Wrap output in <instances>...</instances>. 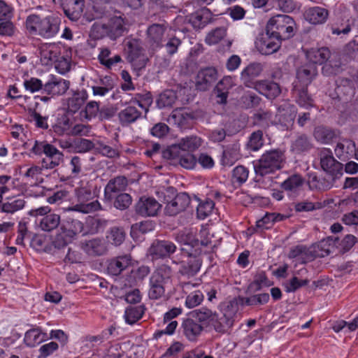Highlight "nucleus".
Returning a JSON list of instances; mask_svg holds the SVG:
<instances>
[{
    "instance_id": "f257e3e1",
    "label": "nucleus",
    "mask_w": 358,
    "mask_h": 358,
    "mask_svg": "<svg viewBox=\"0 0 358 358\" xmlns=\"http://www.w3.org/2000/svg\"><path fill=\"white\" fill-rule=\"evenodd\" d=\"M60 24V20L55 15L31 14L27 17L25 27L29 34L48 39L58 34Z\"/></svg>"
},
{
    "instance_id": "f03ea898",
    "label": "nucleus",
    "mask_w": 358,
    "mask_h": 358,
    "mask_svg": "<svg viewBox=\"0 0 358 358\" xmlns=\"http://www.w3.org/2000/svg\"><path fill=\"white\" fill-rule=\"evenodd\" d=\"M99 189L93 180H81L75 189V197L77 203L70 210L85 214L95 212L101 208L97 200H94L98 195Z\"/></svg>"
},
{
    "instance_id": "7ed1b4c3",
    "label": "nucleus",
    "mask_w": 358,
    "mask_h": 358,
    "mask_svg": "<svg viewBox=\"0 0 358 358\" xmlns=\"http://www.w3.org/2000/svg\"><path fill=\"white\" fill-rule=\"evenodd\" d=\"M172 271L169 266L162 265L150 278L148 296L151 299H159L164 296L166 285L171 282Z\"/></svg>"
},
{
    "instance_id": "20e7f679",
    "label": "nucleus",
    "mask_w": 358,
    "mask_h": 358,
    "mask_svg": "<svg viewBox=\"0 0 358 358\" xmlns=\"http://www.w3.org/2000/svg\"><path fill=\"white\" fill-rule=\"evenodd\" d=\"M266 29L277 38L285 40L294 36L296 23L289 15H277L268 20Z\"/></svg>"
},
{
    "instance_id": "39448f33",
    "label": "nucleus",
    "mask_w": 358,
    "mask_h": 358,
    "mask_svg": "<svg viewBox=\"0 0 358 358\" xmlns=\"http://www.w3.org/2000/svg\"><path fill=\"white\" fill-rule=\"evenodd\" d=\"M284 157L282 152L274 150L264 153L254 162L255 173L260 176L272 173L282 167Z\"/></svg>"
},
{
    "instance_id": "423d86ee",
    "label": "nucleus",
    "mask_w": 358,
    "mask_h": 358,
    "mask_svg": "<svg viewBox=\"0 0 358 358\" xmlns=\"http://www.w3.org/2000/svg\"><path fill=\"white\" fill-rule=\"evenodd\" d=\"M31 150L36 155H40L42 153L45 155L46 158L42 161L43 167L45 169H54L63 162L62 152L47 142L36 141Z\"/></svg>"
},
{
    "instance_id": "0eeeda50",
    "label": "nucleus",
    "mask_w": 358,
    "mask_h": 358,
    "mask_svg": "<svg viewBox=\"0 0 358 358\" xmlns=\"http://www.w3.org/2000/svg\"><path fill=\"white\" fill-rule=\"evenodd\" d=\"M164 157L170 159L173 164H180L187 169H192L196 165L195 156L185 150H180L179 147H171L164 152Z\"/></svg>"
},
{
    "instance_id": "6e6552de",
    "label": "nucleus",
    "mask_w": 358,
    "mask_h": 358,
    "mask_svg": "<svg viewBox=\"0 0 358 358\" xmlns=\"http://www.w3.org/2000/svg\"><path fill=\"white\" fill-rule=\"evenodd\" d=\"M320 164L322 169L333 176L334 178L342 176V164L334 159L330 150L324 149L321 151Z\"/></svg>"
},
{
    "instance_id": "1a4fd4ad",
    "label": "nucleus",
    "mask_w": 358,
    "mask_h": 358,
    "mask_svg": "<svg viewBox=\"0 0 358 358\" xmlns=\"http://www.w3.org/2000/svg\"><path fill=\"white\" fill-rule=\"evenodd\" d=\"M65 47L55 43H44L40 48L41 61L44 65H50L58 59Z\"/></svg>"
},
{
    "instance_id": "9d476101",
    "label": "nucleus",
    "mask_w": 358,
    "mask_h": 358,
    "mask_svg": "<svg viewBox=\"0 0 358 358\" xmlns=\"http://www.w3.org/2000/svg\"><path fill=\"white\" fill-rule=\"evenodd\" d=\"M161 207V204L156 199L141 197L136 205V211L143 217H153L157 215Z\"/></svg>"
},
{
    "instance_id": "9b49d317",
    "label": "nucleus",
    "mask_w": 358,
    "mask_h": 358,
    "mask_svg": "<svg viewBox=\"0 0 358 358\" xmlns=\"http://www.w3.org/2000/svg\"><path fill=\"white\" fill-rule=\"evenodd\" d=\"M280 41L266 30V33L263 34L257 41V47L262 54L271 55L279 49Z\"/></svg>"
},
{
    "instance_id": "f8f14e48",
    "label": "nucleus",
    "mask_w": 358,
    "mask_h": 358,
    "mask_svg": "<svg viewBox=\"0 0 358 358\" xmlns=\"http://www.w3.org/2000/svg\"><path fill=\"white\" fill-rule=\"evenodd\" d=\"M176 246L169 241L154 242L149 249V254L152 260L164 258L174 253Z\"/></svg>"
},
{
    "instance_id": "ddd939ff",
    "label": "nucleus",
    "mask_w": 358,
    "mask_h": 358,
    "mask_svg": "<svg viewBox=\"0 0 358 358\" xmlns=\"http://www.w3.org/2000/svg\"><path fill=\"white\" fill-rule=\"evenodd\" d=\"M128 47V59L132 65L138 69L143 68L148 61V58L143 53V50L139 48L136 40L129 41Z\"/></svg>"
},
{
    "instance_id": "4468645a",
    "label": "nucleus",
    "mask_w": 358,
    "mask_h": 358,
    "mask_svg": "<svg viewBox=\"0 0 358 358\" xmlns=\"http://www.w3.org/2000/svg\"><path fill=\"white\" fill-rule=\"evenodd\" d=\"M190 199L186 193L177 194L173 200L168 202L165 207V213L170 216H174L183 211L189 206Z\"/></svg>"
},
{
    "instance_id": "2eb2a0df",
    "label": "nucleus",
    "mask_w": 358,
    "mask_h": 358,
    "mask_svg": "<svg viewBox=\"0 0 358 358\" xmlns=\"http://www.w3.org/2000/svg\"><path fill=\"white\" fill-rule=\"evenodd\" d=\"M217 78V71L213 67H207L199 71L196 86L198 90L205 91L208 90Z\"/></svg>"
},
{
    "instance_id": "dca6fc26",
    "label": "nucleus",
    "mask_w": 358,
    "mask_h": 358,
    "mask_svg": "<svg viewBox=\"0 0 358 358\" xmlns=\"http://www.w3.org/2000/svg\"><path fill=\"white\" fill-rule=\"evenodd\" d=\"M69 80L52 76L44 84L43 90L48 94L59 96L64 94L69 90Z\"/></svg>"
},
{
    "instance_id": "f3484780",
    "label": "nucleus",
    "mask_w": 358,
    "mask_h": 358,
    "mask_svg": "<svg viewBox=\"0 0 358 358\" xmlns=\"http://www.w3.org/2000/svg\"><path fill=\"white\" fill-rule=\"evenodd\" d=\"M185 259L180 262L179 272L187 277L194 276L200 270L201 266V260L197 256L187 255L184 257Z\"/></svg>"
},
{
    "instance_id": "a211bd4d",
    "label": "nucleus",
    "mask_w": 358,
    "mask_h": 358,
    "mask_svg": "<svg viewBox=\"0 0 358 358\" xmlns=\"http://www.w3.org/2000/svg\"><path fill=\"white\" fill-rule=\"evenodd\" d=\"M88 99V93L85 90L73 91L65 100L68 112L76 113Z\"/></svg>"
},
{
    "instance_id": "6ab92c4d",
    "label": "nucleus",
    "mask_w": 358,
    "mask_h": 358,
    "mask_svg": "<svg viewBox=\"0 0 358 358\" xmlns=\"http://www.w3.org/2000/svg\"><path fill=\"white\" fill-rule=\"evenodd\" d=\"M262 66L259 63H251L245 67L241 72L240 78L247 87L254 88V79L260 76L262 72Z\"/></svg>"
},
{
    "instance_id": "aec40b11",
    "label": "nucleus",
    "mask_w": 358,
    "mask_h": 358,
    "mask_svg": "<svg viewBox=\"0 0 358 358\" xmlns=\"http://www.w3.org/2000/svg\"><path fill=\"white\" fill-rule=\"evenodd\" d=\"M236 85V77L231 76H224L217 84L215 91L220 103H225L228 97L229 90Z\"/></svg>"
},
{
    "instance_id": "412c9836",
    "label": "nucleus",
    "mask_w": 358,
    "mask_h": 358,
    "mask_svg": "<svg viewBox=\"0 0 358 358\" xmlns=\"http://www.w3.org/2000/svg\"><path fill=\"white\" fill-rule=\"evenodd\" d=\"M137 106L143 108L138 101H131L128 106L119 113V120L122 124L132 123L140 117L141 113L138 110Z\"/></svg>"
},
{
    "instance_id": "4be33fe9",
    "label": "nucleus",
    "mask_w": 358,
    "mask_h": 358,
    "mask_svg": "<svg viewBox=\"0 0 358 358\" xmlns=\"http://www.w3.org/2000/svg\"><path fill=\"white\" fill-rule=\"evenodd\" d=\"M234 315L231 313L225 312L219 316L216 313L212 320L210 325L216 332L220 334L227 333L234 325Z\"/></svg>"
},
{
    "instance_id": "5701e85b",
    "label": "nucleus",
    "mask_w": 358,
    "mask_h": 358,
    "mask_svg": "<svg viewBox=\"0 0 358 358\" xmlns=\"http://www.w3.org/2000/svg\"><path fill=\"white\" fill-rule=\"evenodd\" d=\"M254 89L268 99H274L281 92L280 87L278 84L268 80H259L255 82Z\"/></svg>"
},
{
    "instance_id": "b1692460",
    "label": "nucleus",
    "mask_w": 358,
    "mask_h": 358,
    "mask_svg": "<svg viewBox=\"0 0 358 358\" xmlns=\"http://www.w3.org/2000/svg\"><path fill=\"white\" fill-rule=\"evenodd\" d=\"M106 24L110 31L109 38L112 40L119 38L127 30V24L121 15L111 17Z\"/></svg>"
},
{
    "instance_id": "393cba45",
    "label": "nucleus",
    "mask_w": 358,
    "mask_h": 358,
    "mask_svg": "<svg viewBox=\"0 0 358 358\" xmlns=\"http://www.w3.org/2000/svg\"><path fill=\"white\" fill-rule=\"evenodd\" d=\"M184 335L189 341H195L203 331V327L193 317L187 318L182 324Z\"/></svg>"
},
{
    "instance_id": "a878e982",
    "label": "nucleus",
    "mask_w": 358,
    "mask_h": 358,
    "mask_svg": "<svg viewBox=\"0 0 358 358\" xmlns=\"http://www.w3.org/2000/svg\"><path fill=\"white\" fill-rule=\"evenodd\" d=\"M329 16L328 10L322 7L315 6L306 10L305 19L313 24H322L326 22Z\"/></svg>"
},
{
    "instance_id": "bb28decb",
    "label": "nucleus",
    "mask_w": 358,
    "mask_h": 358,
    "mask_svg": "<svg viewBox=\"0 0 358 358\" xmlns=\"http://www.w3.org/2000/svg\"><path fill=\"white\" fill-rule=\"evenodd\" d=\"M25 201L21 196L7 197L0 203V210L5 213L13 214L22 210Z\"/></svg>"
},
{
    "instance_id": "cd10ccee",
    "label": "nucleus",
    "mask_w": 358,
    "mask_h": 358,
    "mask_svg": "<svg viewBox=\"0 0 358 358\" xmlns=\"http://www.w3.org/2000/svg\"><path fill=\"white\" fill-rule=\"evenodd\" d=\"M81 248L88 255L91 256L104 255L107 250L104 241L99 238H93L82 243Z\"/></svg>"
},
{
    "instance_id": "c85d7f7f",
    "label": "nucleus",
    "mask_w": 358,
    "mask_h": 358,
    "mask_svg": "<svg viewBox=\"0 0 358 358\" xmlns=\"http://www.w3.org/2000/svg\"><path fill=\"white\" fill-rule=\"evenodd\" d=\"M165 27L159 24L150 26L147 31L148 42L153 48L162 46Z\"/></svg>"
},
{
    "instance_id": "c756f323",
    "label": "nucleus",
    "mask_w": 358,
    "mask_h": 358,
    "mask_svg": "<svg viewBox=\"0 0 358 358\" xmlns=\"http://www.w3.org/2000/svg\"><path fill=\"white\" fill-rule=\"evenodd\" d=\"M131 264V258L129 255L120 256L111 259L108 265V271L113 275H120Z\"/></svg>"
},
{
    "instance_id": "7c9ffc66",
    "label": "nucleus",
    "mask_w": 358,
    "mask_h": 358,
    "mask_svg": "<svg viewBox=\"0 0 358 358\" xmlns=\"http://www.w3.org/2000/svg\"><path fill=\"white\" fill-rule=\"evenodd\" d=\"M48 338V334L40 328L28 330L24 335V341L27 346L35 347Z\"/></svg>"
},
{
    "instance_id": "2f4dec72",
    "label": "nucleus",
    "mask_w": 358,
    "mask_h": 358,
    "mask_svg": "<svg viewBox=\"0 0 358 358\" xmlns=\"http://www.w3.org/2000/svg\"><path fill=\"white\" fill-rule=\"evenodd\" d=\"M193 119V115L189 112L187 108H176L173 110L168 118L170 124H176L178 127L185 125L189 120Z\"/></svg>"
},
{
    "instance_id": "473e14b6",
    "label": "nucleus",
    "mask_w": 358,
    "mask_h": 358,
    "mask_svg": "<svg viewBox=\"0 0 358 358\" xmlns=\"http://www.w3.org/2000/svg\"><path fill=\"white\" fill-rule=\"evenodd\" d=\"M355 150V143L349 139H343L338 142L334 150L336 157L342 160L354 156Z\"/></svg>"
},
{
    "instance_id": "72a5a7b5",
    "label": "nucleus",
    "mask_w": 358,
    "mask_h": 358,
    "mask_svg": "<svg viewBox=\"0 0 358 358\" xmlns=\"http://www.w3.org/2000/svg\"><path fill=\"white\" fill-rule=\"evenodd\" d=\"M115 87L113 80L109 77L101 78L99 83L91 87L94 96L103 97L108 94Z\"/></svg>"
},
{
    "instance_id": "f704fd0d",
    "label": "nucleus",
    "mask_w": 358,
    "mask_h": 358,
    "mask_svg": "<svg viewBox=\"0 0 358 358\" xmlns=\"http://www.w3.org/2000/svg\"><path fill=\"white\" fill-rule=\"evenodd\" d=\"M330 57V51L327 48H312L306 52L307 59L313 64H322Z\"/></svg>"
},
{
    "instance_id": "c9c22d12",
    "label": "nucleus",
    "mask_w": 358,
    "mask_h": 358,
    "mask_svg": "<svg viewBox=\"0 0 358 358\" xmlns=\"http://www.w3.org/2000/svg\"><path fill=\"white\" fill-rule=\"evenodd\" d=\"M210 19V13L208 9H201L189 16V21L196 29L203 27Z\"/></svg>"
},
{
    "instance_id": "e433bc0d",
    "label": "nucleus",
    "mask_w": 358,
    "mask_h": 358,
    "mask_svg": "<svg viewBox=\"0 0 358 358\" xmlns=\"http://www.w3.org/2000/svg\"><path fill=\"white\" fill-rule=\"evenodd\" d=\"M316 68L313 65L300 68L296 73L297 82L302 87H307L316 75Z\"/></svg>"
},
{
    "instance_id": "4c0bfd02",
    "label": "nucleus",
    "mask_w": 358,
    "mask_h": 358,
    "mask_svg": "<svg viewBox=\"0 0 358 358\" xmlns=\"http://www.w3.org/2000/svg\"><path fill=\"white\" fill-rule=\"evenodd\" d=\"M288 257L290 259H296L297 262L300 264H304L313 259V255L311 254V252L303 245H298L293 248L290 250Z\"/></svg>"
},
{
    "instance_id": "58836bf2",
    "label": "nucleus",
    "mask_w": 358,
    "mask_h": 358,
    "mask_svg": "<svg viewBox=\"0 0 358 358\" xmlns=\"http://www.w3.org/2000/svg\"><path fill=\"white\" fill-rule=\"evenodd\" d=\"M61 227L64 230V232L67 233L66 236L69 240H73L78 234H83L84 231L83 223L78 220L67 221Z\"/></svg>"
},
{
    "instance_id": "ea45409f",
    "label": "nucleus",
    "mask_w": 358,
    "mask_h": 358,
    "mask_svg": "<svg viewBox=\"0 0 358 358\" xmlns=\"http://www.w3.org/2000/svg\"><path fill=\"white\" fill-rule=\"evenodd\" d=\"M176 241L182 244L192 247L199 245V238H195L194 232L192 229H185L178 231L175 236Z\"/></svg>"
},
{
    "instance_id": "a19ab883",
    "label": "nucleus",
    "mask_w": 358,
    "mask_h": 358,
    "mask_svg": "<svg viewBox=\"0 0 358 358\" xmlns=\"http://www.w3.org/2000/svg\"><path fill=\"white\" fill-rule=\"evenodd\" d=\"M55 69L59 73L65 74L69 71L71 64V51L65 48L62 55L58 57V59L55 62Z\"/></svg>"
},
{
    "instance_id": "79ce46f5",
    "label": "nucleus",
    "mask_w": 358,
    "mask_h": 358,
    "mask_svg": "<svg viewBox=\"0 0 358 358\" xmlns=\"http://www.w3.org/2000/svg\"><path fill=\"white\" fill-rule=\"evenodd\" d=\"M127 185V180L125 177L118 176L111 179L105 187V195L111 197L112 193L122 191Z\"/></svg>"
},
{
    "instance_id": "37998d69",
    "label": "nucleus",
    "mask_w": 358,
    "mask_h": 358,
    "mask_svg": "<svg viewBox=\"0 0 358 358\" xmlns=\"http://www.w3.org/2000/svg\"><path fill=\"white\" fill-rule=\"evenodd\" d=\"M145 313V307L143 305L138 306H129L125 309L124 317L129 324H134L138 321Z\"/></svg>"
},
{
    "instance_id": "c03bdc74",
    "label": "nucleus",
    "mask_w": 358,
    "mask_h": 358,
    "mask_svg": "<svg viewBox=\"0 0 358 358\" xmlns=\"http://www.w3.org/2000/svg\"><path fill=\"white\" fill-rule=\"evenodd\" d=\"M202 141L197 136H189L184 138L172 147H179L180 150L185 152H194L201 146Z\"/></svg>"
},
{
    "instance_id": "a18cd8bd",
    "label": "nucleus",
    "mask_w": 358,
    "mask_h": 358,
    "mask_svg": "<svg viewBox=\"0 0 358 358\" xmlns=\"http://www.w3.org/2000/svg\"><path fill=\"white\" fill-rule=\"evenodd\" d=\"M60 223L59 215L52 213L42 217L38 220V227L44 231H50L56 229Z\"/></svg>"
},
{
    "instance_id": "49530a36",
    "label": "nucleus",
    "mask_w": 358,
    "mask_h": 358,
    "mask_svg": "<svg viewBox=\"0 0 358 358\" xmlns=\"http://www.w3.org/2000/svg\"><path fill=\"white\" fill-rule=\"evenodd\" d=\"M126 234L122 228L113 227L106 234L108 243L115 245H120L124 241Z\"/></svg>"
},
{
    "instance_id": "de8ad7c7",
    "label": "nucleus",
    "mask_w": 358,
    "mask_h": 358,
    "mask_svg": "<svg viewBox=\"0 0 358 358\" xmlns=\"http://www.w3.org/2000/svg\"><path fill=\"white\" fill-rule=\"evenodd\" d=\"M43 168L39 166H31L24 173V178L31 185H37L43 182Z\"/></svg>"
},
{
    "instance_id": "09e8293b",
    "label": "nucleus",
    "mask_w": 358,
    "mask_h": 358,
    "mask_svg": "<svg viewBox=\"0 0 358 358\" xmlns=\"http://www.w3.org/2000/svg\"><path fill=\"white\" fill-rule=\"evenodd\" d=\"M240 158L239 148L236 146L227 148L222 154V164L231 166Z\"/></svg>"
},
{
    "instance_id": "8fccbe9b",
    "label": "nucleus",
    "mask_w": 358,
    "mask_h": 358,
    "mask_svg": "<svg viewBox=\"0 0 358 358\" xmlns=\"http://www.w3.org/2000/svg\"><path fill=\"white\" fill-rule=\"evenodd\" d=\"M110 50L108 48H102L98 55L99 62L106 66L107 69H110L115 64L121 62L122 59L120 55H115L113 57H110Z\"/></svg>"
},
{
    "instance_id": "3c124183",
    "label": "nucleus",
    "mask_w": 358,
    "mask_h": 358,
    "mask_svg": "<svg viewBox=\"0 0 358 358\" xmlns=\"http://www.w3.org/2000/svg\"><path fill=\"white\" fill-rule=\"evenodd\" d=\"M215 312L206 308H201L200 309L195 310L192 313V317L194 318L199 323L206 324L210 326L213 317H215Z\"/></svg>"
},
{
    "instance_id": "603ef678",
    "label": "nucleus",
    "mask_w": 358,
    "mask_h": 358,
    "mask_svg": "<svg viewBox=\"0 0 358 358\" xmlns=\"http://www.w3.org/2000/svg\"><path fill=\"white\" fill-rule=\"evenodd\" d=\"M105 226V222L92 217H88L84 225L83 235L88 234H94L102 230Z\"/></svg>"
},
{
    "instance_id": "864d4df0",
    "label": "nucleus",
    "mask_w": 358,
    "mask_h": 358,
    "mask_svg": "<svg viewBox=\"0 0 358 358\" xmlns=\"http://www.w3.org/2000/svg\"><path fill=\"white\" fill-rule=\"evenodd\" d=\"M313 135L317 141L324 144L329 143L335 137L334 131L324 127H316Z\"/></svg>"
},
{
    "instance_id": "5fc2aeb1",
    "label": "nucleus",
    "mask_w": 358,
    "mask_h": 358,
    "mask_svg": "<svg viewBox=\"0 0 358 358\" xmlns=\"http://www.w3.org/2000/svg\"><path fill=\"white\" fill-rule=\"evenodd\" d=\"M334 241L332 238H327L321 241L317 246L315 248V255L313 257H325L329 255L333 248Z\"/></svg>"
},
{
    "instance_id": "6e6d98bb",
    "label": "nucleus",
    "mask_w": 358,
    "mask_h": 358,
    "mask_svg": "<svg viewBox=\"0 0 358 358\" xmlns=\"http://www.w3.org/2000/svg\"><path fill=\"white\" fill-rule=\"evenodd\" d=\"M214 206L215 203L213 201L210 199L201 201L196 208L197 217L201 220H204L212 213Z\"/></svg>"
},
{
    "instance_id": "4d7b16f0",
    "label": "nucleus",
    "mask_w": 358,
    "mask_h": 358,
    "mask_svg": "<svg viewBox=\"0 0 358 358\" xmlns=\"http://www.w3.org/2000/svg\"><path fill=\"white\" fill-rule=\"evenodd\" d=\"M177 99L176 94L173 90H166L163 92L157 101L159 108H165L171 106Z\"/></svg>"
},
{
    "instance_id": "13d9d810",
    "label": "nucleus",
    "mask_w": 358,
    "mask_h": 358,
    "mask_svg": "<svg viewBox=\"0 0 358 358\" xmlns=\"http://www.w3.org/2000/svg\"><path fill=\"white\" fill-rule=\"evenodd\" d=\"M294 93L297 96L296 101L299 105L301 107L308 108L313 106V101L308 96L306 90L302 87L301 90L298 88V83H296L294 85Z\"/></svg>"
},
{
    "instance_id": "bf43d9fd",
    "label": "nucleus",
    "mask_w": 358,
    "mask_h": 358,
    "mask_svg": "<svg viewBox=\"0 0 358 358\" xmlns=\"http://www.w3.org/2000/svg\"><path fill=\"white\" fill-rule=\"evenodd\" d=\"M303 183V179L299 175H293L289 177L282 184V187L287 191L295 192L299 189Z\"/></svg>"
},
{
    "instance_id": "052dcab7",
    "label": "nucleus",
    "mask_w": 358,
    "mask_h": 358,
    "mask_svg": "<svg viewBox=\"0 0 358 358\" xmlns=\"http://www.w3.org/2000/svg\"><path fill=\"white\" fill-rule=\"evenodd\" d=\"M54 131L59 135H70L71 130V123L66 117H62L59 119L57 123L53 126Z\"/></svg>"
},
{
    "instance_id": "680f3d73",
    "label": "nucleus",
    "mask_w": 358,
    "mask_h": 358,
    "mask_svg": "<svg viewBox=\"0 0 358 358\" xmlns=\"http://www.w3.org/2000/svg\"><path fill=\"white\" fill-rule=\"evenodd\" d=\"M199 237V245L208 246L210 248L215 246L214 236L209 228L203 227L200 230Z\"/></svg>"
},
{
    "instance_id": "e2e57ef3",
    "label": "nucleus",
    "mask_w": 358,
    "mask_h": 358,
    "mask_svg": "<svg viewBox=\"0 0 358 358\" xmlns=\"http://www.w3.org/2000/svg\"><path fill=\"white\" fill-rule=\"evenodd\" d=\"M227 34L224 27H218L209 32L206 36L205 41L208 45H215L222 40Z\"/></svg>"
},
{
    "instance_id": "0e129e2a",
    "label": "nucleus",
    "mask_w": 358,
    "mask_h": 358,
    "mask_svg": "<svg viewBox=\"0 0 358 358\" xmlns=\"http://www.w3.org/2000/svg\"><path fill=\"white\" fill-rule=\"evenodd\" d=\"M109 30L105 23L95 22L90 30V36L94 39H101L105 36L109 37Z\"/></svg>"
},
{
    "instance_id": "69168bd1",
    "label": "nucleus",
    "mask_w": 358,
    "mask_h": 358,
    "mask_svg": "<svg viewBox=\"0 0 358 358\" xmlns=\"http://www.w3.org/2000/svg\"><path fill=\"white\" fill-rule=\"evenodd\" d=\"M83 117L87 120H92L99 115V103L95 101L88 102L84 110L81 112Z\"/></svg>"
},
{
    "instance_id": "338daca9",
    "label": "nucleus",
    "mask_w": 358,
    "mask_h": 358,
    "mask_svg": "<svg viewBox=\"0 0 358 358\" xmlns=\"http://www.w3.org/2000/svg\"><path fill=\"white\" fill-rule=\"evenodd\" d=\"M264 145L263 133L261 131L253 132L250 136L248 143L249 149L252 151L259 150Z\"/></svg>"
},
{
    "instance_id": "774afa93",
    "label": "nucleus",
    "mask_w": 358,
    "mask_h": 358,
    "mask_svg": "<svg viewBox=\"0 0 358 358\" xmlns=\"http://www.w3.org/2000/svg\"><path fill=\"white\" fill-rule=\"evenodd\" d=\"M203 298L204 296L200 290L194 291L186 297L185 306L188 308H194L201 303Z\"/></svg>"
}]
</instances>
